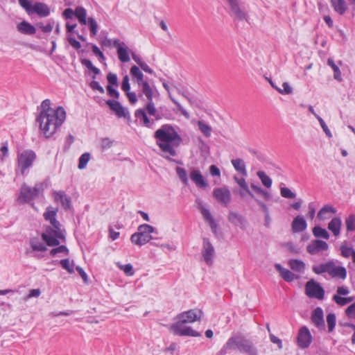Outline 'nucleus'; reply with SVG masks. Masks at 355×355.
Here are the masks:
<instances>
[{
  "label": "nucleus",
  "mask_w": 355,
  "mask_h": 355,
  "mask_svg": "<svg viewBox=\"0 0 355 355\" xmlns=\"http://www.w3.org/2000/svg\"><path fill=\"white\" fill-rule=\"evenodd\" d=\"M305 293L308 297L318 300H322L324 296V288L314 279H311L306 283Z\"/></svg>",
  "instance_id": "6e6552de"
},
{
  "label": "nucleus",
  "mask_w": 355,
  "mask_h": 355,
  "mask_svg": "<svg viewBox=\"0 0 355 355\" xmlns=\"http://www.w3.org/2000/svg\"><path fill=\"white\" fill-rule=\"evenodd\" d=\"M40 193V189L36 185L34 187H30L24 184L21 187L20 194L19 196V201L20 202H30L35 199Z\"/></svg>",
  "instance_id": "9d476101"
},
{
  "label": "nucleus",
  "mask_w": 355,
  "mask_h": 355,
  "mask_svg": "<svg viewBox=\"0 0 355 355\" xmlns=\"http://www.w3.org/2000/svg\"><path fill=\"white\" fill-rule=\"evenodd\" d=\"M53 198L55 202H60L65 211L71 209V199L63 191H55L53 192Z\"/></svg>",
  "instance_id": "6ab92c4d"
},
{
  "label": "nucleus",
  "mask_w": 355,
  "mask_h": 355,
  "mask_svg": "<svg viewBox=\"0 0 355 355\" xmlns=\"http://www.w3.org/2000/svg\"><path fill=\"white\" fill-rule=\"evenodd\" d=\"M60 263L63 268L67 270L68 272L71 274L74 272L73 265L70 263L69 259H62L60 261Z\"/></svg>",
  "instance_id": "8fccbe9b"
},
{
  "label": "nucleus",
  "mask_w": 355,
  "mask_h": 355,
  "mask_svg": "<svg viewBox=\"0 0 355 355\" xmlns=\"http://www.w3.org/2000/svg\"><path fill=\"white\" fill-rule=\"evenodd\" d=\"M36 26L44 33H50L53 28V22L49 21L46 25H44L42 23H37Z\"/></svg>",
  "instance_id": "603ef678"
},
{
  "label": "nucleus",
  "mask_w": 355,
  "mask_h": 355,
  "mask_svg": "<svg viewBox=\"0 0 355 355\" xmlns=\"http://www.w3.org/2000/svg\"><path fill=\"white\" fill-rule=\"evenodd\" d=\"M121 89L124 92H128L130 89V85L129 83V77L128 75H125L123 78L122 84H121Z\"/></svg>",
  "instance_id": "774afa93"
},
{
  "label": "nucleus",
  "mask_w": 355,
  "mask_h": 355,
  "mask_svg": "<svg viewBox=\"0 0 355 355\" xmlns=\"http://www.w3.org/2000/svg\"><path fill=\"white\" fill-rule=\"evenodd\" d=\"M135 117L141 119L143 125L147 128H151L154 123L153 121H150L148 117L147 114L144 109H138L135 113Z\"/></svg>",
  "instance_id": "cd10ccee"
},
{
  "label": "nucleus",
  "mask_w": 355,
  "mask_h": 355,
  "mask_svg": "<svg viewBox=\"0 0 355 355\" xmlns=\"http://www.w3.org/2000/svg\"><path fill=\"white\" fill-rule=\"evenodd\" d=\"M107 80L108 83L110 84V85H112L116 87H118V78L117 76L115 73H113L112 72L108 73L107 75Z\"/></svg>",
  "instance_id": "13d9d810"
},
{
  "label": "nucleus",
  "mask_w": 355,
  "mask_h": 355,
  "mask_svg": "<svg viewBox=\"0 0 355 355\" xmlns=\"http://www.w3.org/2000/svg\"><path fill=\"white\" fill-rule=\"evenodd\" d=\"M105 103L110 107V110L117 115L118 117L130 119L129 112L125 109L118 101L107 100Z\"/></svg>",
  "instance_id": "a211bd4d"
},
{
  "label": "nucleus",
  "mask_w": 355,
  "mask_h": 355,
  "mask_svg": "<svg viewBox=\"0 0 355 355\" xmlns=\"http://www.w3.org/2000/svg\"><path fill=\"white\" fill-rule=\"evenodd\" d=\"M202 316V311L200 309H190L178 315V321L177 323H192L198 321Z\"/></svg>",
  "instance_id": "9b49d317"
},
{
  "label": "nucleus",
  "mask_w": 355,
  "mask_h": 355,
  "mask_svg": "<svg viewBox=\"0 0 355 355\" xmlns=\"http://www.w3.org/2000/svg\"><path fill=\"white\" fill-rule=\"evenodd\" d=\"M175 171H176L178 176L181 180V181L184 184H187L189 180H188L187 173L186 170L181 167H177Z\"/></svg>",
  "instance_id": "49530a36"
},
{
  "label": "nucleus",
  "mask_w": 355,
  "mask_h": 355,
  "mask_svg": "<svg viewBox=\"0 0 355 355\" xmlns=\"http://www.w3.org/2000/svg\"><path fill=\"white\" fill-rule=\"evenodd\" d=\"M51 226H47L45 232L42 234V240L48 246H57L60 244L59 239L65 241V230L61 228L60 223L56 217L49 219Z\"/></svg>",
  "instance_id": "20e7f679"
},
{
  "label": "nucleus",
  "mask_w": 355,
  "mask_h": 355,
  "mask_svg": "<svg viewBox=\"0 0 355 355\" xmlns=\"http://www.w3.org/2000/svg\"><path fill=\"white\" fill-rule=\"evenodd\" d=\"M35 157V153L31 150H24L18 155V167L21 174H24L25 171L32 166Z\"/></svg>",
  "instance_id": "1a4fd4ad"
},
{
  "label": "nucleus",
  "mask_w": 355,
  "mask_h": 355,
  "mask_svg": "<svg viewBox=\"0 0 355 355\" xmlns=\"http://www.w3.org/2000/svg\"><path fill=\"white\" fill-rule=\"evenodd\" d=\"M231 163L236 171L240 173L243 176H247L248 173L245 164L242 159L238 158L232 159Z\"/></svg>",
  "instance_id": "473e14b6"
},
{
  "label": "nucleus",
  "mask_w": 355,
  "mask_h": 355,
  "mask_svg": "<svg viewBox=\"0 0 355 355\" xmlns=\"http://www.w3.org/2000/svg\"><path fill=\"white\" fill-rule=\"evenodd\" d=\"M228 220L235 225H243L245 222L242 215L232 211L229 212Z\"/></svg>",
  "instance_id": "f704fd0d"
},
{
  "label": "nucleus",
  "mask_w": 355,
  "mask_h": 355,
  "mask_svg": "<svg viewBox=\"0 0 355 355\" xmlns=\"http://www.w3.org/2000/svg\"><path fill=\"white\" fill-rule=\"evenodd\" d=\"M280 193L282 197L288 199H293L296 197V194L287 187H282Z\"/></svg>",
  "instance_id": "de8ad7c7"
},
{
  "label": "nucleus",
  "mask_w": 355,
  "mask_h": 355,
  "mask_svg": "<svg viewBox=\"0 0 355 355\" xmlns=\"http://www.w3.org/2000/svg\"><path fill=\"white\" fill-rule=\"evenodd\" d=\"M130 73L132 77V79L136 82V83L138 85H140L141 83L145 82L144 80V74L137 66H136V65L132 66L130 68Z\"/></svg>",
  "instance_id": "2f4dec72"
},
{
  "label": "nucleus",
  "mask_w": 355,
  "mask_h": 355,
  "mask_svg": "<svg viewBox=\"0 0 355 355\" xmlns=\"http://www.w3.org/2000/svg\"><path fill=\"white\" fill-rule=\"evenodd\" d=\"M18 2L28 15L35 13L40 17H44L50 14L49 6L44 3L37 2L32 5L29 0H18Z\"/></svg>",
  "instance_id": "0eeeda50"
},
{
  "label": "nucleus",
  "mask_w": 355,
  "mask_h": 355,
  "mask_svg": "<svg viewBox=\"0 0 355 355\" xmlns=\"http://www.w3.org/2000/svg\"><path fill=\"white\" fill-rule=\"evenodd\" d=\"M336 315L333 313H329L327 315V322L328 325V330L329 332H331L336 326Z\"/></svg>",
  "instance_id": "a18cd8bd"
},
{
  "label": "nucleus",
  "mask_w": 355,
  "mask_h": 355,
  "mask_svg": "<svg viewBox=\"0 0 355 355\" xmlns=\"http://www.w3.org/2000/svg\"><path fill=\"white\" fill-rule=\"evenodd\" d=\"M112 143L109 138H103L101 141V147L103 150H107L111 148Z\"/></svg>",
  "instance_id": "69168bd1"
},
{
  "label": "nucleus",
  "mask_w": 355,
  "mask_h": 355,
  "mask_svg": "<svg viewBox=\"0 0 355 355\" xmlns=\"http://www.w3.org/2000/svg\"><path fill=\"white\" fill-rule=\"evenodd\" d=\"M171 100L177 105L178 110H180L183 116H184L187 119L190 117L189 114L184 109V107L176 101L175 100L171 95H169Z\"/></svg>",
  "instance_id": "680f3d73"
},
{
  "label": "nucleus",
  "mask_w": 355,
  "mask_h": 355,
  "mask_svg": "<svg viewBox=\"0 0 355 355\" xmlns=\"http://www.w3.org/2000/svg\"><path fill=\"white\" fill-rule=\"evenodd\" d=\"M312 341V336L309 329L304 326L301 327L297 336V344L301 348L308 347Z\"/></svg>",
  "instance_id": "dca6fc26"
},
{
  "label": "nucleus",
  "mask_w": 355,
  "mask_h": 355,
  "mask_svg": "<svg viewBox=\"0 0 355 355\" xmlns=\"http://www.w3.org/2000/svg\"><path fill=\"white\" fill-rule=\"evenodd\" d=\"M329 245L327 242L316 239L312 241L307 246L306 251L311 254H316L322 251L327 250Z\"/></svg>",
  "instance_id": "aec40b11"
},
{
  "label": "nucleus",
  "mask_w": 355,
  "mask_h": 355,
  "mask_svg": "<svg viewBox=\"0 0 355 355\" xmlns=\"http://www.w3.org/2000/svg\"><path fill=\"white\" fill-rule=\"evenodd\" d=\"M197 123L199 130L204 135V136L206 137H209L211 134V128L205 123L203 121H198Z\"/></svg>",
  "instance_id": "a19ab883"
},
{
  "label": "nucleus",
  "mask_w": 355,
  "mask_h": 355,
  "mask_svg": "<svg viewBox=\"0 0 355 355\" xmlns=\"http://www.w3.org/2000/svg\"><path fill=\"white\" fill-rule=\"evenodd\" d=\"M257 175L261 180V183L267 188H270L272 186V179L266 174L264 171H259L257 173Z\"/></svg>",
  "instance_id": "ea45409f"
},
{
  "label": "nucleus",
  "mask_w": 355,
  "mask_h": 355,
  "mask_svg": "<svg viewBox=\"0 0 355 355\" xmlns=\"http://www.w3.org/2000/svg\"><path fill=\"white\" fill-rule=\"evenodd\" d=\"M30 245L33 251L45 252L47 250L46 243L44 244L37 237L31 239Z\"/></svg>",
  "instance_id": "7c9ffc66"
},
{
  "label": "nucleus",
  "mask_w": 355,
  "mask_h": 355,
  "mask_svg": "<svg viewBox=\"0 0 355 355\" xmlns=\"http://www.w3.org/2000/svg\"><path fill=\"white\" fill-rule=\"evenodd\" d=\"M213 196L218 202L225 207H227L232 200L231 192L225 186L214 189Z\"/></svg>",
  "instance_id": "ddd939ff"
},
{
  "label": "nucleus",
  "mask_w": 355,
  "mask_h": 355,
  "mask_svg": "<svg viewBox=\"0 0 355 355\" xmlns=\"http://www.w3.org/2000/svg\"><path fill=\"white\" fill-rule=\"evenodd\" d=\"M155 231V229L152 225L148 224L140 225L137 228V232L131 235L130 241L135 245H144L153 239L150 234L154 233Z\"/></svg>",
  "instance_id": "423d86ee"
},
{
  "label": "nucleus",
  "mask_w": 355,
  "mask_h": 355,
  "mask_svg": "<svg viewBox=\"0 0 355 355\" xmlns=\"http://www.w3.org/2000/svg\"><path fill=\"white\" fill-rule=\"evenodd\" d=\"M17 31L26 35H34L36 33L35 28L26 21H23L17 26Z\"/></svg>",
  "instance_id": "bb28decb"
},
{
  "label": "nucleus",
  "mask_w": 355,
  "mask_h": 355,
  "mask_svg": "<svg viewBox=\"0 0 355 355\" xmlns=\"http://www.w3.org/2000/svg\"><path fill=\"white\" fill-rule=\"evenodd\" d=\"M201 254L207 265L209 266H211L213 264V259L215 256V248L207 238L202 239Z\"/></svg>",
  "instance_id": "f8f14e48"
},
{
  "label": "nucleus",
  "mask_w": 355,
  "mask_h": 355,
  "mask_svg": "<svg viewBox=\"0 0 355 355\" xmlns=\"http://www.w3.org/2000/svg\"><path fill=\"white\" fill-rule=\"evenodd\" d=\"M288 266L293 270L300 273H303L306 268L304 262L299 259H291Z\"/></svg>",
  "instance_id": "72a5a7b5"
},
{
  "label": "nucleus",
  "mask_w": 355,
  "mask_h": 355,
  "mask_svg": "<svg viewBox=\"0 0 355 355\" xmlns=\"http://www.w3.org/2000/svg\"><path fill=\"white\" fill-rule=\"evenodd\" d=\"M282 87L284 88L283 89L281 88H276V90L282 94H290L293 92V89L288 83H284Z\"/></svg>",
  "instance_id": "bf43d9fd"
},
{
  "label": "nucleus",
  "mask_w": 355,
  "mask_h": 355,
  "mask_svg": "<svg viewBox=\"0 0 355 355\" xmlns=\"http://www.w3.org/2000/svg\"><path fill=\"white\" fill-rule=\"evenodd\" d=\"M119 267L128 276H132L134 275V270L132 264L127 263L125 265H119Z\"/></svg>",
  "instance_id": "3c124183"
},
{
  "label": "nucleus",
  "mask_w": 355,
  "mask_h": 355,
  "mask_svg": "<svg viewBox=\"0 0 355 355\" xmlns=\"http://www.w3.org/2000/svg\"><path fill=\"white\" fill-rule=\"evenodd\" d=\"M57 212L58 209H53L49 207L47 210L44 213L43 216L46 220H49L51 218L56 217Z\"/></svg>",
  "instance_id": "5fc2aeb1"
},
{
  "label": "nucleus",
  "mask_w": 355,
  "mask_h": 355,
  "mask_svg": "<svg viewBox=\"0 0 355 355\" xmlns=\"http://www.w3.org/2000/svg\"><path fill=\"white\" fill-rule=\"evenodd\" d=\"M332 299L339 306H343L347 304L346 297H342L338 295H334Z\"/></svg>",
  "instance_id": "e2e57ef3"
},
{
  "label": "nucleus",
  "mask_w": 355,
  "mask_h": 355,
  "mask_svg": "<svg viewBox=\"0 0 355 355\" xmlns=\"http://www.w3.org/2000/svg\"><path fill=\"white\" fill-rule=\"evenodd\" d=\"M345 314L348 318L355 319V302L346 309Z\"/></svg>",
  "instance_id": "0e129e2a"
},
{
  "label": "nucleus",
  "mask_w": 355,
  "mask_h": 355,
  "mask_svg": "<svg viewBox=\"0 0 355 355\" xmlns=\"http://www.w3.org/2000/svg\"><path fill=\"white\" fill-rule=\"evenodd\" d=\"M306 222L301 216H296L291 224L292 231L294 233L302 232L306 229Z\"/></svg>",
  "instance_id": "4be33fe9"
},
{
  "label": "nucleus",
  "mask_w": 355,
  "mask_h": 355,
  "mask_svg": "<svg viewBox=\"0 0 355 355\" xmlns=\"http://www.w3.org/2000/svg\"><path fill=\"white\" fill-rule=\"evenodd\" d=\"M190 178L191 180L196 184L197 187L200 188H206L208 186L207 182L205 180L200 171L198 170H193L190 173Z\"/></svg>",
  "instance_id": "5701e85b"
},
{
  "label": "nucleus",
  "mask_w": 355,
  "mask_h": 355,
  "mask_svg": "<svg viewBox=\"0 0 355 355\" xmlns=\"http://www.w3.org/2000/svg\"><path fill=\"white\" fill-rule=\"evenodd\" d=\"M312 270L316 275L328 273L332 278L345 279L347 277V270L345 267L337 266L333 260L321 263L312 266Z\"/></svg>",
  "instance_id": "39448f33"
},
{
  "label": "nucleus",
  "mask_w": 355,
  "mask_h": 355,
  "mask_svg": "<svg viewBox=\"0 0 355 355\" xmlns=\"http://www.w3.org/2000/svg\"><path fill=\"white\" fill-rule=\"evenodd\" d=\"M345 223L347 232L355 231V215L350 214L348 217L346 218Z\"/></svg>",
  "instance_id": "37998d69"
},
{
  "label": "nucleus",
  "mask_w": 355,
  "mask_h": 355,
  "mask_svg": "<svg viewBox=\"0 0 355 355\" xmlns=\"http://www.w3.org/2000/svg\"><path fill=\"white\" fill-rule=\"evenodd\" d=\"M89 87L93 89V90H97L101 94H104L105 92V90L103 89V87L102 86L100 85L99 83L97 82V81H95V80H92L90 83H89Z\"/></svg>",
  "instance_id": "338daca9"
},
{
  "label": "nucleus",
  "mask_w": 355,
  "mask_h": 355,
  "mask_svg": "<svg viewBox=\"0 0 355 355\" xmlns=\"http://www.w3.org/2000/svg\"><path fill=\"white\" fill-rule=\"evenodd\" d=\"M230 7L231 15L238 20H246L247 14L240 6L239 0H227Z\"/></svg>",
  "instance_id": "f3484780"
},
{
  "label": "nucleus",
  "mask_w": 355,
  "mask_h": 355,
  "mask_svg": "<svg viewBox=\"0 0 355 355\" xmlns=\"http://www.w3.org/2000/svg\"><path fill=\"white\" fill-rule=\"evenodd\" d=\"M155 137L157 139V145L165 154L162 156L171 162L175 161L168 155L176 156V150L173 146H178L182 142V138L174 128L169 125H163L155 132Z\"/></svg>",
  "instance_id": "f257e3e1"
},
{
  "label": "nucleus",
  "mask_w": 355,
  "mask_h": 355,
  "mask_svg": "<svg viewBox=\"0 0 355 355\" xmlns=\"http://www.w3.org/2000/svg\"><path fill=\"white\" fill-rule=\"evenodd\" d=\"M144 110L146 112H147L149 115L155 116V120H159L161 119V116L157 113V109L154 103L153 102V100L148 101Z\"/></svg>",
  "instance_id": "4c0bfd02"
},
{
  "label": "nucleus",
  "mask_w": 355,
  "mask_h": 355,
  "mask_svg": "<svg viewBox=\"0 0 355 355\" xmlns=\"http://www.w3.org/2000/svg\"><path fill=\"white\" fill-rule=\"evenodd\" d=\"M331 3L334 10L340 15L347 10V4L345 0H331Z\"/></svg>",
  "instance_id": "c756f323"
},
{
  "label": "nucleus",
  "mask_w": 355,
  "mask_h": 355,
  "mask_svg": "<svg viewBox=\"0 0 355 355\" xmlns=\"http://www.w3.org/2000/svg\"><path fill=\"white\" fill-rule=\"evenodd\" d=\"M171 330L173 334L180 336H192V337H199L201 334L193 330L190 327L184 326V324L182 323H174L171 326Z\"/></svg>",
  "instance_id": "4468645a"
},
{
  "label": "nucleus",
  "mask_w": 355,
  "mask_h": 355,
  "mask_svg": "<svg viewBox=\"0 0 355 355\" xmlns=\"http://www.w3.org/2000/svg\"><path fill=\"white\" fill-rule=\"evenodd\" d=\"M91 159V155L89 153H83L79 158L78 167L82 170L86 168L88 162Z\"/></svg>",
  "instance_id": "79ce46f5"
},
{
  "label": "nucleus",
  "mask_w": 355,
  "mask_h": 355,
  "mask_svg": "<svg viewBox=\"0 0 355 355\" xmlns=\"http://www.w3.org/2000/svg\"><path fill=\"white\" fill-rule=\"evenodd\" d=\"M318 121L320 123V125L321 128H322L323 131L324 132V133L326 134V135L329 138H331L332 134H331L330 130L329 129L328 126L325 123L324 121L321 117H318Z\"/></svg>",
  "instance_id": "6e6d98bb"
},
{
  "label": "nucleus",
  "mask_w": 355,
  "mask_h": 355,
  "mask_svg": "<svg viewBox=\"0 0 355 355\" xmlns=\"http://www.w3.org/2000/svg\"><path fill=\"white\" fill-rule=\"evenodd\" d=\"M313 234L314 236L317 238H323L327 240H328L330 237V235L328 233V232L325 229L322 228L320 226H315L313 227Z\"/></svg>",
  "instance_id": "58836bf2"
},
{
  "label": "nucleus",
  "mask_w": 355,
  "mask_h": 355,
  "mask_svg": "<svg viewBox=\"0 0 355 355\" xmlns=\"http://www.w3.org/2000/svg\"><path fill=\"white\" fill-rule=\"evenodd\" d=\"M66 119V112L61 106L55 110L46 112H40L36 118V123L46 138L53 136L57 130L62 125Z\"/></svg>",
  "instance_id": "f03ea898"
},
{
  "label": "nucleus",
  "mask_w": 355,
  "mask_h": 355,
  "mask_svg": "<svg viewBox=\"0 0 355 355\" xmlns=\"http://www.w3.org/2000/svg\"><path fill=\"white\" fill-rule=\"evenodd\" d=\"M341 254L344 257H352V252H354L352 248L341 245L340 247Z\"/></svg>",
  "instance_id": "052dcab7"
},
{
  "label": "nucleus",
  "mask_w": 355,
  "mask_h": 355,
  "mask_svg": "<svg viewBox=\"0 0 355 355\" xmlns=\"http://www.w3.org/2000/svg\"><path fill=\"white\" fill-rule=\"evenodd\" d=\"M113 46L117 50L119 60L122 62H128L130 60L129 53L130 49L124 42H120L119 39L113 40Z\"/></svg>",
  "instance_id": "2eb2a0df"
},
{
  "label": "nucleus",
  "mask_w": 355,
  "mask_h": 355,
  "mask_svg": "<svg viewBox=\"0 0 355 355\" xmlns=\"http://www.w3.org/2000/svg\"><path fill=\"white\" fill-rule=\"evenodd\" d=\"M236 349L242 354L259 355L258 349L252 342L240 334L232 336L227 340L220 350V354L225 355L227 351Z\"/></svg>",
  "instance_id": "7ed1b4c3"
},
{
  "label": "nucleus",
  "mask_w": 355,
  "mask_h": 355,
  "mask_svg": "<svg viewBox=\"0 0 355 355\" xmlns=\"http://www.w3.org/2000/svg\"><path fill=\"white\" fill-rule=\"evenodd\" d=\"M205 216L203 217L205 220L209 225L211 232L214 234H217L218 225L211 214L210 211H205Z\"/></svg>",
  "instance_id": "e433bc0d"
},
{
  "label": "nucleus",
  "mask_w": 355,
  "mask_h": 355,
  "mask_svg": "<svg viewBox=\"0 0 355 355\" xmlns=\"http://www.w3.org/2000/svg\"><path fill=\"white\" fill-rule=\"evenodd\" d=\"M107 94L114 98L118 99L119 98V92L114 88L112 85H108L106 87Z\"/></svg>",
  "instance_id": "4d7b16f0"
},
{
  "label": "nucleus",
  "mask_w": 355,
  "mask_h": 355,
  "mask_svg": "<svg viewBox=\"0 0 355 355\" xmlns=\"http://www.w3.org/2000/svg\"><path fill=\"white\" fill-rule=\"evenodd\" d=\"M312 322L319 329H324L323 310L320 307L315 308L311 317Z\"/></svg>",
  "instance_id": "412c9836"
},
{
  "label": "nucleus",
  "mask_w": 355,
  "mask_h": 355,
  "mask_svg": "<svg viewBox=\"0 0 355 355\" xmlns=\"http://www.w3.org/2000/svg\"><path fill=\"white\" fill-rule=\"evenodd\" d=\"M87 24L89 25L90 33L92 36H95L97 34L98 32V24L96 21V20L92 18L89 17L88 20L87 21Z\"/></svg>",
  "instance_id": "c03bdc74"
},
{
  "label": "nucleus",
  "mask_w": 355,
  "mask_h": 355,
  "mask_svg": "<svg viewBox=\"0 0 355 355\" xmlns=\"http://www.w3.org/2000/svg\"><path fill=\"white\" fill-rule=\"evenodd\" d=\"M138 86L140 87L141 91V94H139L140 97L142 96V94H144L146 96L148 101L153 100L154 92L148 82L145 81Z\"/></svg>",
  "instance_id": "c85d7f7f"
},
{
  "label": "nucleus",
  "mask_w": 355,
  "mask_h": 355,
  "mask_svg": "<svg viewBox=\"0 0 355 355\" xmlns=\"http://www.w3.org/2000/svg\"><path fill=\"white\" fill-rule=\"evenodd\" d=\"M342 220L340 217H334L328 224V230L331 231L335 236L340 234Z\"/></svg>",
  "instance_id": "a878e982"
},
{
  "label": "nucleus",
  "mask_w": 355,
  "mask_h": 355,
  "mask_svg": "<svg viewBox=\"0 0 355 355\" xmlns=\"http://www.w3.org/2000/svg\"><path fill=\"white\" fill-rule=\"evenodd\" d=\"M49 110H55L51 107V101L49 99H45L41 104V110L40 112H46Z\"/></svg>",
  "instance_id": "864d4df0"
},
{
  "label": "nucleus",
  "mask_w": 355,
  "mask_h": 355,
  "mask_svg": "<svg viewBox=\"0 0 355 355\" xmlns=\"http://www.w3.org/2000/svg\"><path fill=\"white\" fill-rule=\"evenodd\" d=\"M336 213V209L333 206L324 205L318 213V218L324 220L330 218L332 215Z\"/></svg>",
  "instance_id": "b1692460"
},
{
  "label": "nucleus",
  "mask_w": 355,
  "mask_h": 355,
  "mask_svg": "<svg viewBox=\"0 0 355 355\" xmlns=\"http://www.w3.org/2000/svg\"><path fill=\"white\" fill-rule=\"evenodd\" d=\"M58 253H64L68 254L69 250L65 245H60L58 248H53L50 251V255L52 257H55Z\"/></svg>",
  "instance_id": "09e8293b"
},
{
  "label": "nucleus",
  "mask_w": 355,
  "mask_h": 355,
  "mask_svg": "<svg viewBox=\"0 0 355 355\" xmlns=\"http://www.w3.org/2000/svg\"><path fill=\"white\" fill-rule=\"evenodd\" d=\"M75 16L78 19L80 24L82 25L87 24V12L83 7L78 6L75 9Z\"/></svg>",
  "instance_id": "c9c22d12"
},
{
  "label": "nucleus",
  "mask_w": 355,
  "mask_h": 355,
  "mask_svg": "<svg viewBox=\"0 0 355 355\" xmlns=\"http://www.w3.org/2000/svg\"><path fill=\"white\" fill-rule=\"evenodd\" d=\"M275 268L280 273L281 277L286 282H291L295 278V274L289 270L284 268L279 263H275Z\"/></svg>",
  "instance_id": "393cba45"
}]
</instances>
